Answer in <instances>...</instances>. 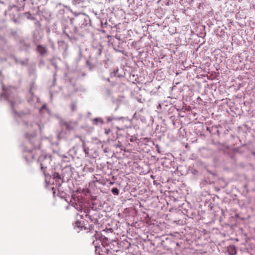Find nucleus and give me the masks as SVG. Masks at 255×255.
I'll use <instances>...</instances> for the list:
<instances>
[{
    "label": "nucleus",
    "instance_id": "f257e3e1",
    "mask_svg": "<svg viewBox=\"0 0 255 255\" xmlns=\"http://www.w3.org/2000/svg\"><path fill=\"white\" fill-rule=\"evenodd\" d=\"M118 243L116 241H112L109 244V247L106 248L105 251L102 250L100 252L101 247L98 246L95 247V252L99 255H111L114 254L115 252H117L118 250L116 249Z\"/></svg>",
    "mask_w": 255,
    "mask_h": 255
},
{
    "label": "nucleus",
    "instance_id": "f03ea898",
    "mask_svg": "<svg viewBox=\"0 0 255 255\" xmlns=\"http://www.w3.org/2000/svg\"><path fill=\"white\" fill-rule=\"evenodd\" d=\"M76 124L72 122H64L63 125L65 127L66 129L71 131L75 129Z\"/></svg>",
    "mask_w": 255,
    "mask_h": 255
},
{
    "label": "nucleus",
    "instance_id": "7ed1b4c3",
    "mask_svg": "<svg viewBox=\"0 0 255 255\" xmlns=\"http://www.w3.org/2000/svg\"><path fill=\"white\" fill-rule=\"evenodd\" d=\"M111 241L109 240L108 238L105 237L101 240L102 245L103 246L102 249H101L100 252L102 250L105 251L106 248L109 247V244L111 243Z\"/></svg>",
    "mask_w": 255,
    "mask_h": 255
},
{
    "label": "nucleus",
    "instance_id": "20e7f679",
    "mask_svg": "<svg viewBox=\"0 0 255 255\" xmlns=\"http://www.w3.org/2000/svg\"><path fill=\"white\" fill-rule=\"evenodd\" d=\"M227 252L230 255H235L237 254V250L235 246H230L227 249Z\"/></svg>",
    "mask_w": 255,
    "mask_h": 255
},
{
    "label": "nucleus",
    "instance_id": "39448f33",
    "mask_svg": "<svg viewBox=\"0 0 255 255\" xmlns=\"http://www.w3.org/2000/svg\"><path fill=\"white\" fill-rule=\"evenodd\" d=\"M37 51L42 55L45 54L47 52L46 48L41 45H38Z\"/></svg>",
    "mask_w": 255,
    "mask_h": 255
},
{
    "label": "nucleus",
    "instance_id": "423d86ee",
    "mask_svg": "<svg viewBox=\"0 0 255 255\" xmlns=\"http://www.w3.org/2000/svg\"><path fill=\"white\" fill-rule=\"evenodd\" d=\"M36 135V134L35 132H32V133H27L25 134L26 138L29 140L32 139L33 138L35 137Z\"/></svg>",
    "mask_w": 255,
    "mask_h": 255
},
{
    "label": "nucleus",
    "instance_id": "0eeeda50",
    "mask_svg": "<svg viewBox=\"0 0 255 255\" xmlns=\"http://www.w3.org/2000/svg\"><path fill=\"white\" fill-rule=\"evenodd\" d=\"M53 177L54 179H60L61 176L58 172H54L53 174Z\"/></svg>",
    "mask_w": 255,
    "mask_h": 255
},
{
    "label": "nucleus",
    "instance_id": "6e6552de",
    "mask_svg": "<svg viewBox=\"0 0 255 255\" xmlns=\"http://www.w3.org/2000/svg\"><path fill=\"white\" fill-rule=\"evenodd\" d=\"M112 193L115 195H118L119 193V191L118 188H114L112 189Z\"/></svg>",
    "mask_w": 255,
    "mask_h": 255
},
{
    "label": "nucleus",
    "instance_id": "1a4fd4ad",
    "mask_svg": "<svg viewBox=\"0 0 255 255\" xmlns=\"http://www.w3.org/2000/svg\"><path fill=\"white\" fill-rule=\"evenodd\" d=\"M71 109L72 111H74L76 109V106L75 104H73L71 106Z\"/></svg>",
    "mask_w": 255,
    "mask_h": 255
},
{
    "label": "nucleus",
    "instance_id": "9d476101",
    "mask_svg": "<svg viewBox=\"0 0 255 255\" xmlns=\"http://www.w3.org/2000/svg\"><path fill=\"white\" fill-rule=\"evenodd\" d=\"M75 224L76 225V226L78 227H79V228L81 227V226H80L81 223L80 222H79V221L76 222Z\"/></svg>",
    "mask_w": 255,
    "mask_h": 255
},
{
    "label": "nucleus",
    "instance_id": "9b49d317",
    "mask_svg": "<svg viewBox=\"0 0 255 255\" xmlns=\"http://www.w3.org/2000/svg\"><path fill=\"white\" fill-rule=\"evenodd\" d=\"M101 52H102V50H101V49H99V55H100V54H101Z\"/></svg>",
    "mask_w": 255,
    "mask_h": 255
},
{
    "label": "nucleus",
    "instance_id": "f8f14e48",
    "mask_svg": "<svg viewBox=\"0 0 255 255\" xmlns=\"http://www.w3.org/2000/svg\"><path fill=\"white\" fill-rule=\"evenodd\" d=\"M11 106L12 107H13V105L12 104V103H11Z\"/></svg>",
    "mask_w": 255,
    "mask_h": 255
}]
</instances>
